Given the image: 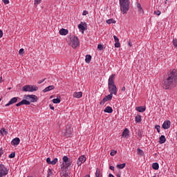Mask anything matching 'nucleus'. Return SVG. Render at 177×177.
Masks as SVG:
<instances>
[{
	"instance_id": "1",
	"label": "nucleus",
	"mask_w": 177,
	"mask_h": 177,
	"mask_svg": "<svg viewBox=\"0 0 177 177\" xmlns=\"http://www.w3.org/2000/svg\"><path fill=\"white\" fill-rule=\"evenodd\" d=\"M177 85V70H170L166 74L162 83V88L165 91H171L176 88Z\"/></svg>"
},
{
	"instance_id": "2",
	"label": "nucleus",
	"mask_w": 177,
	"mask_h": 177,
	"mask_svg": "<svg viewBox=\"0 0 177 177\" xmlns=\"http://www.w3.org/2000/svg\"><path fill=\"white\" fill-rule=\"evenodd\" d=\"M114 80H115V74H112L109 76V80H108V89L109 92V95H115V96H117V86H115V84L114 83Z\"/></svg>"
},
{
	"instance_id": "3",
	"label": "nucleus",
	"mask_w": 177,
	"mask_h": 177,
	"mask_svg": "<svg viewBox=\"0 0 177 177\" xmlns=\"http://www.w3.org/2000/svg\"><path fill=\"white\" fill-rule=\"evenodd\" d=\"M67 42L68 45L72 46L73 49H75V48L80 46V40L78 39V37L75 36H71L67 39Z\"/></svg>"
},
{
	"instance_id": "4",
	"label": "nucleus",
	"mask_w": 177,
	"mask_h": 177,
	"mask_svg": "<svg viewBox=\"0 0 177 177\" xmlns=\"http://www.w3.org/2000/svg\"><path fill=\"white\" fill-rule=\"evenodd\" d=\"M120 8L123 15L129 10V0H120Z\"/></svg>"
},
{
	"instance_id": "5",
	"label": "nucleus",
	"mask_w": 177,
	"mask_h": 177,
	"mask_svg": "<svg viewBox=\"0 0 177 177\" xmlns=\"http://www.w3.org/2000/svg\"><path fill=\"white\" fill-rule=\"evenodd\" d=\"M24 92H37L38 91V86L36 85H25L22 88Z\"/></svg>"
},
{
	"instance_id": "6",
	"label": "nucleus",
	"mask_w": 177,
	"mask_h": 177,
	"mask_svg": "<svg viewBox=\"0 0 177 177\" xmlns=\"http://www.w3.org/2000/svg\"><path fill=\"white\" fill-rule=\"evenodd\" d=\"M9 174V168L3 164H0V177L6 176Z\"/></svg>"
},
{
	"instance_id": "7",
	"label": "nucleus",
	"mask_w": 177,
	"mask_h": 177,
	"mask_svg": "<svg viewBox=\"0 0 177 177\" xmlns=\"http://www.w3.org/2000/svg\"><path fill=\"white\" fill-rule=\"evenodd\" d=\"M25 99L30 102V103H35L38 102V97L35 95H24Z\"/></svg>"
},
{
	"instance_id": "8",
	"label": "nucleus",
	"mask_w": 177,
	"mask_h": 177,
	"mask_svg": "<svg viewBox=\"0 0 177 177\" xmlns=\"http://www.w3.org/2000/svg\"><path fill=\"white\" fill-rule=\"evenodd\" d=\"M86 161V156H85L84 155H82L78 158L77 165L78 167H81V165H82V164H84V162H85Z\"/></svg>"
},
{
	"instance_id": "9",
	"label": "nucleus",
	"mask_w": 177,
	"mask_h": 177,
	"mask_svg": "<svg viewBox=\"0 0 177 177\" xmlns=\"http://www.w3.org/2000/svg\"><path fill=\"white\" fill-rule=\"evenodd\" d=\"M111 99H113V95H111V94H109L106 96H105V97H104L100 102V106H104V103H106V102H109L110 100H111Z\"/></svg>"
},
{
	"instance_id": "10",
	"label": "nucleus",
	"mask_w": 177,
	"mask_h": 177,
	"mask_svg": "<svg viewBox=\"0 0 177 177\" xmlns=\"http://www.w3.org/2000/svg\"><path fill=\"white\" fill-rule=\"evenodd\" d=\"M26 105V106H30L31 104V102H30V101H28V100L26 99V100H22L21 102H19V103H17L16 104L17 107H20V106H23V105Z\"/></svg>"
},
{
	"instance_id": "11",
	"label": "nucleus",
	"mask_w": 177,
	"mask_h": 177,
	"mask_svg": "<svg viewBox=\"0 0 177 177\" xmlns=\"http://www.w3.org/2000/svg\"><path fill=\"white\" fill-rule=\"evenodd\" d=\"M17 99H19L18 97L11 98L8 103L5 105V107H8L12 104H15V103H17Z\"/></svg>"
},
{
	"instance_id": "12",
	"label": "nucleus",
	"mask_w": 177,
	"mask_h": 177,
	"mask_svg": "<svg viewBox=\"0 0 177 177\" xmlns=\"http://www.w3.org/2000/svg\"><path fill=\"white\" fill-rule=\"evenodd\" d=\"M170 127H171V121L167 120L163 122L162 124L163 129H169Z\"/></svg>"
},
{
	"instance_id": "13",
	"label": "nucleus",
	"mask_w": 177,
	"mask_h": 177,
	"mask_svg": "<svg viewBox=\"0 0 177 177\" xmlns=\"http://www.w3.org/2000/svg\"><path fill=\"white\" fill-rule=\"evenodd\" d=\"M20 144V138H15L11 141V145L12 146H18Z\"/></svg>"
},
{
	"instance_id": "14",
	"label": "nucleus",
	"mask_w": 177,
	"mask_h": 177,
	"mask_svg": "<svg viewBox=\"0 0 177 177\" xmlns=\"http://www.w3.org/2000/svg\"><path fill=\"white\" fill-rule=\"evenodd\" d=\"M113 39L115 41V48H120V39H118V37L115 35L113 36Z\"/></svg>"
},
{
	"instance_id": "15",
	"label": "nucleus",
	"mask_w": 177,
	"mask_h": 177,
	"mask_svg": "<svg viewBox=\"0 0 177 177\" xmlns=\"http://www.w3.org/2000/svg\"><path fill=\"white\" fill-rule=\"evenodd\" d=\"M64 136H66V138H70V136H71V127H68L66 128V131L64 132Z\"/></svg>"
},
{
	"instance_id": "16",
	"label": "nucleus",
	"mask_w": 177,
	"mask_h": 177,
	"mask_svg": "<svg viewBox=\"0 0 177 177\" xmlns=\"http://www.w3.org/2000/svg\"><path fill=\"white\" fill-rule=\"evenodd\" d=\"M122 138H129V130L128 129H125L122 133Z\"/></svg>"
},
{
	"instance_id": "17",
	"label": "nucleus",
	"mask_w": 177,
	"mask_h": 177,
	"mask_svg": "<svg viewBox=\"0 0 177 177\" xmlns=\"http://www.w3.org/2000/svg\"><path fill=\"white\" fill-rule=\"evenodd\" d=\"M165 142H167V138H165V136L162 135V136L159 138V141H158V142L160 143V145H164V143H165Z\"/></svg>"
},
{
	"instance_id": "18",
	"label": "nucleus",
	"mask_w": 177,
	"mask_h": 177,
	"mask_svg": "<svg viewBox=\"0 0 177 177\" xmlns=\"http://www.w3.org/2000/svg\"><path fill=\"white\" fill-rule=\"evenodd\" d=\"M73 97H75L76 99H81L82 97V92H75L73 93Z\"/></svg>"
},
{
	"instance_id": "19",
	"label": "nucleus",
	"mask_w": 177,
	"mask_h": 177,
	"mask_svg": "<svg viewBox=\"0 0 177 177\" xmlns=\"http://www.w3.org/2000/svg\"><path fill=\"white\" fill-rule=\"evenodd\" d=\"M55 89V86L53 85H51V86H48L47 87H46L44 90H43V92L44 93H46V92H49V91H52Z\"/></svg>"
},
{
	"instance_id": "20",
	"label": "nucleus",
	"mask_w": 177,
	"mask_h": 177,
	"mask_svg": "<svg viewBox=\"0 0 177 177\" xmlns=\"http://www.w3.org/2000/svg\"><path fill=\"white\" fill-rule=\"evenodd\" d=\"M62 160H63L64 162H66L67 167H70V165H71V163L70 162V160H68V157L64 156L62 158Z\"/></svg>"
},
{
	"instance_id": "21",
	"label": "nucleus",
	"mask_w": 177,
	"mask_h": 177,
	"mask_svg": "<svg viewBox=\"0 0 177 177\" xmlns=\"http://www.w3.org/2000/svg\"><path fill=\"white\" fill-rule=\"evenodd\" d=\"M104 113H108V114H111V113H113V108L111 106H106L104 109Z\"/></svg>"
},
{
	"instance_id": "22",
	"label": "nucleus",
	"mask_w": 177,
	"mask_h": 177,
	"mask_svg": "<svg viewBox=\"0 0 177 177\" xmlns=\"http://www.w3.org/2000/svg\"><path fill=\"white\" fill-rule=\"evenodd\" d=\"M86 24H85V23H83V22H82L81 24H80L79 25H78V28H79V30H80V31H85V25H86Z\"/></svg>"
},
{
	"instance_id": "23",
	"label": "nucleus",
	"mask_w": 177,
	"mask_h": 177,
	"mask_svg": "<svg viewBox=\"0 0 177 177\" xmlns=\"http://www.w3.org/2000/svg\"><path fill=\"white\" fill-rule=\"evenodd\" d=\"M67 34H68V30L64 29V28L60 29L59 30L60 35H67Z\"/></svg>"
},
{
	"instance_id": "24",
	"label": "nucleus",
	"mask_w": 177,
	"mask_h": 177,
	"mask_svg": "<svg viewBox=\"0 0 177 177\" xmlns=\"http://www.w3.org/2000/svg\"><path fill=\"white\" fill-rule=\"evenodd\" d=\"M136 111L139 113H145L146 111V107L145 106H138L136 107Z\"/></svg>"
},
{
	"instance_id": "25",
	"label": "nucleus",
	"mask_w": 177,
	"mask_h": 177,
	"mask_svg": "<svg viewBox=\"0 0 177 177\" xmlns=\"http://www.w3.org/2000/svg\"><path fill=\"white\" fill-rule=\"evenodd\" d=\"M135 121L137 123L142 122V116L140 115H137L135 117Z\"/></svg>"
},
{
	"instance_id": "26",
	"label": "nucleus",
	"mask_w": 177,
	"mask_h": 177,
	"mask_svg": "<svg viewBox=\"0 0 177 177\" xmlns=\"http://www.w3.org/2000/svg\"><path fill=\"white\" fill-rule=\"evenodd\" d=\"M137 154H138V156H140V157H143V156H145V152H143V150L140 149V148H138Z\"/></svg>"
},
{
	"instance_id": "27",
	"label": "nucleus",
	"mask_w": 177,
	"mask_h": 177,
	"mask_svg": "<svg viewBox=\"0 0 177 177\" xmlns=\"http://www.w3.org/2000/svg\"><path fill=\"white\" fill-rule=\"evenodd\" d=\"M152 168L153 169H155L156 171H157L160 168V165H158V163L157 162H153L152 164Z\"/></svg>"
},
{
	"instance_id": "28",
	"label": "nucleus",
	"mask_w": 177,
	"mask_h": 177,
	"mask_svg": "<svg viewBox=\"0 0 177 177\" xmlns=\"http://www.w3.org/2000/svg\"><path fill=\"white\" fill-rule=\"evenodd\" d=\"M91 60H92V56L91 55H86L85 59L86 63H91Z\"/></svg>"
},
{
	"instance_id": "29",
	"label": "nucleus",
	"mask_w": 177,
	"mask_h": 177,
	"mask_svg": "<svg viewBox=\"0 0 177 177\" xmlns=\"http://www.w3.org/2000/svg\"><path fill=\"white\" fill-rule=\"evenodd\" d=\"M95 176L96 177H102V171H100V169L97 168L96 172H95Z\"/></svg>"
},
{
	"instance_id": "30",
	"label": "nucleus",
	"mask_w": 177,
	"mask_h": 177,
	"mask_svg": "<svg viewBox=\"0 0 177 177\" xmlns=\"http://www.w3.org/2000/svg\"><path fill=\"white\" fill-rule=\"evenodd\" d=\"M0 133L1 135H8V131H6V129L5 128H2L0 129Z\"/></svg>"
},
{
	"instance_id": "31",
	"label": "nucleus",
	"mask_w": 177,
	"mask_h": 177,
	"mask_svg": "<svg viewBox=\"0 0 177 177\" xmlns=\"http://www.w3.org/2000/svg\"><path fill=\"white\" fill-rule=\"evenodd\" d=\"M127 165L126 163H123V164H120V165H117V168H118L119 169H124V168H125V166Z\"/></svg>"
},
{
	"instance_id": "32",
	"label": "nucleus",
	"mask_w": 177,
	"mask_h": 177,
	"mask_svg": "<svg viewBox=\"0 0 177 177\" xmlns=\"http://www.w3.org/2000/svg\"><path fill=\"white\" fill-rule=\"evenodd\" d=\"M57 161H59V160L57 158H54L53 160H51L50 165H56Z\"/></svg>"
},
{
	"instance_id": "33",
	"label": "nucleus",
	"mask_w": 177,
	"mask_h": 177,
	"mask_svg": "<svg viewBox=\"0 0 177 177\" xmlns=\"http://www.w3.org/2000/svg\"><path fill=\"white\" fill-rule=\"evenodd\" d=\"M106 23L107 24H115V20L113 19H107Z\"/></svg>"
},
{
	"instance_id": "34",
	"label": "nucleus",
	"mask_w": 177,
	"mask_h": 177,
	"mask_svg": "<svg viewBox=\"0 0 177 177\" xmlns=\"http://www.w3.org/2000/svg\"><path fill=\"white\" fill-rule=\"evenodd\" d=\"M53 103H54L55 104H57L60 103V99H59V98L53 99Z\"/></svg>"
},
{
	"instance_id": "35",
	"label": "nucleus",
	"mask_w": 177,
	"mask_h": 177,
	"mask_svg": "<svg viewBox=\"0 0 177 177\" xmlns=\"http://www.w3.org/2000/svg\"><path fill=\"white\" fill-rule=\"evenodd\" d=\"M172 44L174 45V48H177V39L176 38L173 39Z\"/></svg>"
},
{
	"instance_id": "36",
	"label": "nucleus",
	"mask_w": 177,
	"mask_h": 177,
	"mask_svg": "<svg viewBox=\"0 0 177 177\" xmlns=\"http://www.w3.org/2000/svg\"><path fill=\"white\" fill-rule=\"evenodd\" d=\"M15 156L16 153L15 152H12L9 155V158H15Z\"/></svg>"
},
{
	"instance_id": "37",
	"label": "nucleus",
	"mask_w": 177,
	"mask_h": 177,
	"mask_svg": "<svg viewBox=\"0 0 177 177\" xmlns=\"http://www.w3.org/2000/svg\"><path fill=\"white\" fill-rule=\"evenodd\" d=\"M138 12H140V13H141L142 15H144V13H145V10H143V8L141 7V8H138Z\"/></svg>"
},
{
	"instance_id": "38",
	"label": "nucleus",
	"mask_w": 177,
	"mask_h": 177,
	"mask_svg": "<svg viewBox=\"0 0 177 177\" xmlns=\"http://www.w3.org/2000/svg\"><path fill=\"white\" fill-rule=\"evenodd\" d=\"M160 125L155 126V129H156V131L158 133H160Z\"/></svg>"
},
{
	"instance_id": "39",
	"label": "nucleus",
	"mask_w": 177,
	"mask_h": 177,
	"mask_svg": "<svg viewBox=\"0 0 177 177\" xmlns=\"http://www.w3.org/2000/svg\"><path fill=\"white\" fill-rule=\"evenodd\" d=\"M42 0H35V5H39Z\"/></svg>"
},
{
	"instance_id": "40",
	"label": "nucleus",
	"mask_w": 177,
	"mask_h": 177,
	"mask_svg": "<svg viewBox=\"0 0 177 177\" xmlns=\"http://www.w3.org/2000/svg\"><path fill=\"white\" fill-rule=\"evenodd\" d=\"M153 13H154V15H156L157 16H160V15H161V11H160V10L154 11Z\"/></svg>"
},
{
	"instance_id": "41",
	"label": "nucleus",
	"mask_w": 177,
	"mask_h": 177,
	"mask_svg": "<svg viewBox=\"0 0 177 177\" xmlns=\"http://www.w3.org/2000/svg\"><path fill=\"white\" fill-rule=\"evenodd\" d=\"M97 49H99V50H103V45L98 44L97 45Z\"/></svg>"
},
{
	"instance_id": "42",
	"label": "nucleus",
	"mask_w": 177,
	"mask_h": 177,
	"mask_svg": "<svg viewBox=\"0 0 177 177\" xmlns=\"http://www.w3.org/2000/svg\"><path fill=\"white\" fill-rule=\"evenodd\" d=\"M111 156H114L115 154H117V151H115V150H112L111 151Z\"/></svg>"
},
{
	"instance_id": "43",
	"label": "nucleus",
	"mask_w": 177,
	"mask_h": 177,
	"mask_svg": "<svg viewBox=\"0 0 177 177\" xmlns=\"http://www.w3.org/2000/svg\"><path fill=\"white\" fill-rule=\"evenodd\" d=\"M53 172H52V169H48V177L50 176V175H52Z\"/></svg>"
},
{
	"instance_id": "44",
	"label": "nucleus",
	"mask_w": 177,
	"mask_h": 177,
	"mask_svg": "<svg viewBox=\"0 0 177 177\" xmlns=\"http://www.w3.org/2000/svg\"><path fill=\"white\" fill-rule=\"evenodd\" d=\"M19 55H23L24 53V48H21L19 51Z\"/></svg>"
},
{
	"instance_id": "45",
	"label": "nucleus",
	"mask_w": 177,
	"mask_h": 177,
	"mask_svg": "<svg viewBox=\"0 0 177 177\" xmlns=\"http://www.w3.org/2000/svg\"><path fill=\"white\" fill-rule=\"evenodd\" d=\"M5 5H9V0H2Z\"/></svg>"
},
{
	"instance_id": "46",
	"label": "nucleus",
	"mask_w": 177,
	"mask_h": 177,
	"mask_svg": "<svg viewBox=\"0 0 177 177\" xmlns=\"http://www.w3.org/2000/svg\"><path fill=\"white\" fill-rule=\"evenodd\" d=\"M88 12L86 10H84L82 13V16H86V15H88Z\"/></svg>"
},
{
	"instance_id": "47",
	"label": "nucleus",
	"mask_w": 177,
	"mask_h": 177,
	"mask_svg": "<svg viewBox=\"0 0 177 177\" xmlns=\"http://www.w3.org/2000/svg\"><path fill=\"white\" fill-rule=\"evenodd\" d=\"M51 161H52V160H50V158H47V159H46V162H47V164L50 165Z\"/></svg>"
},
{
	"instance_id": "48",
	"label": "nucleus",
	"mask_w": 177,
	"mask_h": 177,
	"mask_svg": "<svg viewBox=\"0 0 177 177\" xmlns=\"http://www.w3.org/2000/svg\"><path fill=\"white\" fill-rule=\"evenodd\" d=\"M63 176H64V177H70V176H68V173H67V172H66V171L63 173Z\"/></svg>"
},
{
	"instance_id": "49",
	"label": "nucleus",
	"mask_w": 177,
	"mask_h": 177,
	"mask_svg": "<svg viewBox=\"0 0 177 177\" xmlns=\"http://www.w3.org/2000/svg\"><path fill=\"white\" fill-rule=\"evenodd\" d=\"M2 154H3V150H2V148L0 147V157L2 156Z\"/></svg>"
},
{
	"instance_id": "50",
	"label": "nucleus",
	"mask_w": 177,
	"mask_h": 177,
	"mask_svg": "<svg viewBox=\"0 0 177 177\" xmlns=\"http://www.w3.org/2000/svg\"><path fill=\"white\" fill-rule=\"evenodd\" d=\"M45 80H46V79H43V80H39V81L38 82V84H42V82H45Z\"/></svg>"
},
{
	"instance_id": "51",
	"label": "nucleus",
	"mask_w": 177,
	"mask_h": 177,
	"mask_svg": "<svg viewBox=\"0 0 177 177\" xmlns=\"http://www.w3.org/2000/svg\"><path fill=\"white\" fill-rule=\"evenodd\" d=\"M137 8H138V9L142 8V6L140 5V3H137Z\"/></svg>"
},
{
	"instance_id": "52",
	"label": "nucleus",
	"mask_w": 177,
	"mask_h": 177,
	"mask_svg": "<svg viewBox=\"0 0 177 177\" xmlns=\"http://www.w3.org/2000/svg\"><path fill=\"white\" fill-rule=\"evenodd\" d=\"M3 35V32H2V30H0V38H2Z\"/></svg>"
},
{
	"instance_id": "53",
	"label": "nucleus",
	"mask_w": 177,
	"mask_h": 177,
	"mask_svg": "<svg viewBox=\"0 0 177 177\" xmlns=\"http://www.w3.org/2000/svg\"><path fill=\"white\" fill-rule=\"evenodd\" d=\"M109 169H111V171H114V166H110Z\"/></svg>"
},
{
	"instance_id": "54",
	"label": "nucleus",
	"mask_w": 177,
	"mask_h": 177,
	"mask_svg": "<svg viewBox=\"0 0 177 177\" xmlns=\"http://www.w3.org/2000/svg\"><path fill=\"white\" fill-rule=\"evenodd\" d=\"M128 45H129V46H132V42L131 41H129L128 42Z\"/></svg>"
},
{
	"instance_id": "55",
	"label": "nucleus",
	"mask_w": 177,
	"mask_h": 177,
	"mask_svg": "<svg viewBox=\"0 0 177 177\" xmlns=\"http://www.w3.org/2000/svg\"><path fill=\"white\" fill-rule=\"evenodd\" d=\"M50 110H55V107L52 105H50Z\"/></svg>"
},
{
	"instance_id": "56",
	"label": "nucleus",
	"mask_w": 177,
	"mask_h": 177,
	"mask_svg": "<svg viewBox=\"0 0 177 177\" xmlns=\"http://www.w3.org/2000/svg\"><path fill=\"white\" fill-rule=\"evenodd\" d=\"M109 177H115L113 174H109Z\"/></svg>"
},
{
	"instance_id": "57",
	"label": "nucleus",
	"mask_w": 177,
	"mask_h": 177,
	"mask_svg": "<svg viewBox=\"0 0 177 177\" xmlns=\"http://www.w3.org/2000/svg\"><path fill=\"white\" fill-rule=\"evenodd\" d=\"M124 91H125V86H123V87L122 88V91L124 92Z\"/></svg>"
},
{
	"instance_id": "58",
	"label": "nucleus",
	"mask_w": 177,
	"mask_h": 177,
	"mask_svg": "<svg viewBox=\"0 0 177 177\" xmlns=\"http://www.w3.org/2000/svg\"><path fill=\"white\" fill-rule=\"evenodd\" d=\"M84 177H91V176L89 174H87Z\"/></svg>"
},
{
	"instance_id": "59",
	"label": "nucleus",
	"mask_w": 177,
	"mask_h": 177,
	"mask_svg": "<svg viewBox=\"0 0 177 177\" xmlns=\"http://www.w3.org/2000/svg\"><path fill=\"white\" fill-rule=\"evenodd\" d=\"M117 177H121V174H117Z\"/></svg>"
},
{
	"instance_id": "60",
	"label": "nucleus",
	"mask_w": 177,
	"mask_h": 177,
	"mask_svg": "<svg viewBox=\"0 0 177 177\" xmlns=\"http://www.w3.org/2000/svg\"><path fill=\"white\" fill-rule=\"evenodd\" d=\"M2 81V77H0V82Z\"/></svg>"
},
{
	"instance_id": "61",
	"label": "nucleus",
	"mask_w": 177,
	"mask_h": 177,
	"mask_svg": "<svg viewBox=\"0 0 177 177\" xmlns=\"http://www.w3.org/2000/svg\"><path fill=\"white\" fill-rule=\"evenodd\" d=\"M168 0H166L165 1V3H167V1Z\"/></svg>"
},
{
	"instance_id": "62",
	"label": "nucleus",
	"mask_w": 177,
	"mask_h": 177,
	"mask_svg": "<svg viewBox=\"0 0 177 177\" xmlns=\"http://www.w3.org/2000/svg\"><path fill=\"white\" fill-rule=\"evenodd\" d=\"M1 99L0 98V102H1Z\"/></svg>"
}]
</instances>
